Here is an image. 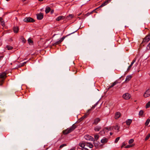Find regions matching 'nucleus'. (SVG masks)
Masks as SVG:
<instances>
[{
  "label": "nucleus",
  "mask_w": 150,
  "mask_h": 150,
  "mask_svg": "<svg viewBox=\"0 0 150 150\" xmlns=\"http://www.w3.org/2000/svg\"><path fill=\"white\" fill-rule=\"evenodd\" d=\"M76 127L74 124H73L70 128H68L67 129L64 130L63 132V134H67L73 131L76 128Z\"/></svg>",
  "instance_id": "1"
},
{
  "label": "nucleus",
  "mask_w": 150,
  "mask_h": 150,
  "mask_svg": "<svg viewBox=\"0 0 150 150\" xmlns=\"http://www.w3.org/2000/svg\"><path fill=\"white\" fill-rule=\"evenodd\" d=\"M8 73V71L3 72L0 74V86L2 85L4 80L6 77V75Z\"/></svg>",
  "instance_id": "2"
},
{
  "label": "nucleus",
  "mask_w": 150,
  "mask_h": 150,
  "mask_svg": "<svg viewBox=\"0 0 150 150\" xmlns=\"http://www.w3.org/2000/svg\"><path fill=\"white\" fill-rule=\"evenodd\" d=\"M76 31H75V32H73L72 33H71L68 35H67L66 36H63V37H62V38H61L60 40H59V41H57L56 42H55V43H53L52 44V45L54 46H56V45H58L59 44L61 43L62 42V41L64 40V39H65V38L69 35H70L74 33V32H75Z\"/></svg>",
  "instance_id": "3"
},
{
  "label": "nucleus",
  "mask_w": 150,
  "mask_h": 150,
  "mask_svg": "<svg viewBox=\"0 0 150 150\" xmlns=\"http://www.w3.org/2000/svg\"><path fill=\"white\" fill-rule=\"evenodd\" d=\"M76 31H75V32H73L72 33H71L68 35H67L66 36H63V37H62V38H61L60 40H59V41H57L56 42H55V43H53L52 44V45L54 46H56V45H58L59 44L61 43L62 42V41L64 40V39H65V38L69 35H70L74 33V32H75Z\"/></svg>",
  "instance_id": "4"
},
{
  "label": "nucleus",
  "mask_w": 150,
  "mask_h": 150,
  "mask_svg": "<svg viewBox=\"0 0 150 150\" xmlns=\"http://www.w3.org/2000/svg\"><path fill=\"white\" fill-rule=\"evenodd\" d=\"M23 21L26 22H34L35 21V20L33 18L30 17H26L24 19Z\"/></svg>",
  "instance_id": "5"
},
{
  "label": "nucleus",
  "mask_w": 150,
  "mask_h": 150,
  "mask_svg": "<svg viewBox=\"0 0 150 150\" xmlns=\"http://www.w3.org/2000/svg\"><path fill=\"white\" fill-rule=\"evenodd\" d=\"M148 36H146L145 38L143 40L141 44H146L150 40V33L149 34V37L150 38H148Z\"/></svg>",
  "instance_id": "6"
},
{
  "label": "nucleus",
  "mask_w": 150,
  "mask_h": 150,
  "mask_svg": "<svg viewBox=\"0 0 150 150\" xmlns=\"http://www.w3.org/2000/svg\"><path fill=\"white\" fill-rule=\"evenodd\" d=\"M122 97L125 99L128 100L130 98L131 95L129 94L126 93L123 95Z\"/></svg>",
  "instance_id": "7"
},
{
  "label": "nucleus",
  "mask_w": 150,
  "mask_h": 150,
  "mask_svg": "<svg viewBox=\"0 0 150 150\" xmlns=\"http://www.w3.org/2000/svg\"><path fill=\"white\" fill-rule=\"evenodd\" d=\"M37 19L38 20H42L43 17V14L42 13H40L37 14Z\"/></svg>",
  "instance_id": "8"
},
{
  "label": "nucleus",
  "mask_w": 150,
  "mask_h": 150,
  "mask_svg": "<svg viewBox=\"0 0 150 150\" xmlns=\"http://www.w3.org/2000/svg\"><path fill=\"white\" fill-rule=\"evenodd\" d=\"M84 138L87 140L94 141L93 137L89 135H86L84 136Z\"/></svg>",
  "instance_id": "9"
},
{
  "label": "nucleus",
  "mask_w": 150,
  "mask_h": 150,
  "mask_svg": "<svg viewBox=\"0 0 150 150\" xmlns=\"http://www.w3.org/2000/svg\"><path fill=\"white\" fill-rule=\"evenodd\" d=\"M150 96V89H148L144 94V96L146 98Z\"/></svg>",
  "instance_id": "10"
},
{
  "label": "nucleus",
  "mask_w": 150,
  "mask_h": 150,
  "mask_svg": "<svg viewBox=\"0 0 150 150\" xmlns=\"http://www.w3.org/2000/svg\"><path fill=\"white\" fill-rule=\"evenodd\" d=\"M100 119L99 117H96L94 120L93 124L97 125L100 121Z\"/></svg>",
  "instance_id": "11"
},
{
  "label": "nucleus",
  "mask_w": 150,
  "mask_h": 150,
  "mask_svg": "<svg viewBox=\"0 0 150 150\" xmlns=\"http://www.w3.org/2000/svg\"><path fill=\"white\" fill-rule=\"evenodd\" d=\"M108 127H105L102 131L100 132L99 134L103 135L105 134V132H106V130H108Z\"/></svg>",
  "instance_id": "12"
},
{
  "label": "nucleus",
  "mask_w": 150,
  "mask_h": 150,
  "mask_svg": "<svg viewBox=\"0 0 150 150\" xmlns=\"http://www.w3.org/2000/svg\"><path fill=\"white\" fill-rule=\"evenodd\" d=\"M111 0H107L105 1L103 4H102L99 8L101 7L107 5Z\"/></svg>",
  "instance_id": "13"
},
{
  "label": "nucleus",
  "mask_w": 150,
  "mask_h": 150,
  "mask_svg": "<svg viewBox=\"0 0 150 150\" xmlns=\"http://www.w3.org/2000/svg\"><path fill=\"white\" fill-rule=\"evenodd\" d=\"M89 112H88V110L87 112L79 120H80V121L82 120L84 118L87 117L89 115Z\"/></svg>",
  "instance_id": "14"
},
{
  "label": "nucleus",
  "mask_w": 150,
  "mask_h": 150,
  "mask_svg": "<svg viewBox=\"0 0 150 150\" xmlns=\"http://www.w3.org/2000/svg\"><path fill=\"white\" fill-rule=\"evenodd\" d=\"M94 142L93 144L94 145V146L96 148H97L98 147V146L99 145L100 143L98 142L97 141H95L94 139Z\"/></svg>",
  "instance_id": "15"
},
{
  "label": "nucleus",
  "mask_w": 150,
  "mask_h": 150,
  "mask_svg": "<svg viewBox=\"0 0 150 150\" xmlns=\"http://www.w3.org/2000/svg\"><path fill=\"white\" fill-rule=\"evenodd\" d=\"M132 77V76L131 75L127 76L126 78L125 82H127L129 81L131 79Z\"/></svg>",
  "instance_id": "16"
},
{
  "label": "nucleus",
  "mask_w": 150,
  "mask_h": 150,
  "mask_svg": "<svg viewBox=\"0 0 150 150\" xmlns=\"http://www.w3.org/2000/svg\"><path fill=\"white\" fill-rule=\"evenodd\" d=\"M118 83V81L116 80L115 82H114L112 84V85L110 86L108 88V89H110L111 88H112L114 86L116 85V84H117V83Z\"/></svg>",
  "instance_id": "17"
},
{
  "label": "nucleus",
  "mask_w": 150,
  "mask_h": 150,
  "mask_svg": "<svg viewBox=\"0 0 150 150\" xmlns=\"http://www.w3.org/2000/svg\"><path fill=\"white\" fill-rule=\"evenodd\" d=\"M121 114L119 112H117L115 114V119H117L119 118Z\"/></svg>",
  "instance_id": "18"
},
{
  "label": "nucleus",
  "mask_w": 150,
  "mask_h": 150,
  "mask_svg": "<svg viewBox=\"0 0 150 150\" xmlns=\"http://www.w3.org/2000/svg\"><path fill=\"white\" fill-rule=\"evenodd\" d=\"M64 18V17L63 16H60L57 17L56 19L57 21H59L62 20H63Z\"/></svg>",
  "instance_id": "19"
},
{
  "label": "nucleus",
  "mask_w": 150,
  "mask_h": 150,
  "mask_svg": "<svg viewBox=\"0 0 150 150\" xmlns=\"http://www.w3.org/2000/svg\"><path fill=\"white\" fill-rule=\"evenodd\" d=\"M101 127L100 126H97L95 127L94 130L96 131H100V129H101Z\"/></svg>",
  "instance_id": "20"
},
{
  "label": "nucleus",
  "mask_w": 150,
  "mask_h": 150,
  "mask_svg": "<svg viewBox=\"0 0 150 150\" xmlns=\"http://www.w3.org/2000/svg\"><path fill=\"white\" fill-rule=\"evenodd\" d=\"M113 129H114L115 130H117V132H118L119 131L120 129V127L117 125H116L115 126H113Z\"/></svg>",
  "instance_id": "21"
},
{
  "label": "nucleus",
  "mask_w": 150,
  "mask_h": 150,
  "mask_svg": "<svg viewBox=\"0 0 150 150\" xmlns=\"http://www.w3.org/2000/svg\"><path fill=\"white\" fill-rule=\"evenodd\" d=\"M18 30L19 29L18 26H16V27H14L13 28V30L15 33H17L18 32Z\"/></svg>",
  "instance_id": "22"
},
{
  "label": "nucleus",
  "mask_w": 150,
  "mask_h": 150,
  "mask_svg": "<svg viewBox=\"0 0 150 150\" xmlns=\"http://www.w3.org/2000/svg\"><path fill=\"white\" fill-rule=\"evenodd\" d=\"M108 139L106 138H104L101 140V142L102 143H104L107 142H108Z\"/></svg>",
  "instance_id": "23"
},
{
  "label": "nucleus",
  "mask_w": 150,
  "mask_h": 150,
  "mask_svg": "<svg viewBox=\"0 0 150 150\" xmlns=\"http://www.w3.org/2000/svg\"><path fill=\"white\" fill-rule=\"evenodd\" d=\"M51 10V8L49 7H47L45 10V12L46 13H47L49 12Z\"/></svg>",
  "instance_id": "24"
},
{
  "label": "nucleus",
  "mask_w": 150,
  "mask_h": 150,
  "mask_svg": "<svg viewBox=\"0 0 150 150\" xmlns=\"http://www.w3.org/2000/svg\"><path fill=\"white\" fill-rule=\"evenodd\" d=\"M86 145L87 146L89 147L90 148H92L93 146L92 144L89 142H86Z\"/></svg>",
  "instance_id": "25"
},
{
  "label": "nucleus",
  "mask_w": 150,
  "mask_h": 150,
  "mask_svg": "<svg viewBox=\"0 0 150 150\" xmlns=\"http://www.w3.org/2000/svg\"><path fill=\"white\" fill-rule=\"evenodd\" d=\"M132 122V120L131 119H128L126 121V123L127 125H129Z\"/></svg>",
  "instance_id": "26"
},
{
  "label": "nucleus",
  "mask_w": 150,
  "mask_h": 150,
  "mask_svg": "<svg viewBox=\"0 0 150 150\" xmlns=\"http://www.w3.org/2000/svg\"><path fill=\"white\" fill-rule=\"evenodd\" d=\"M86 144L85 143H81L79 144V146L81 147H82V148H84V146H85Z\"/></svg>",
  "instance_id": "27"
},
{
  "label": "nucleus",
  "mask_w": 150,
  "mask_h": 150,
  "mask_svg": "<svg viewBox=\"0 0 150 150\" xmlns=\"http://www.w3.org/2000/svg\"><path fill=\"white\" fill-rule=\"evenodd\" d=\"M150 121V119H148L146 121L145 123V125L146 126H147L148 125L149 122Z\"/></svg>",
  "instance_id": "28"
},
{
  "label": "nucleus",
  "mask_w": 150,
  "mask_h": 150,
  "mask_svg": "<svg viewBox=\"0 0 150 150\" xmlns=\"http://www.w3.org/2000/svg\"><path fill=\"white\" fill-rule=\"evenodd\" d=\"M99 137V136L98 134H96L94 135L95 139H96V141H97Z\"/></svg>",
  "instance_id": "29"
},
{
  "label": "nucleus",
  "mask_w": 150,
  "mask_h": 150,
  "mask_svg": "<svg viewBox=\"0 0 150 150\" xmlns=\"http://www.w3.org/2000/svg\"><path fill=\"white\" fill-rule=\"evenodd\" d=\"M21 39L22 42L25 43L26 42V40L23 37H21Z\"/></svg>",
  "instance_id": "30"
},
{
  "label": "nucleus",
  "mask_w": 150,
  "mask_h": 150,
  "mask_svg": "<svg viewBox=\"0 0 150 150\" xmlns=\"http://www.w3.org/2000/svg\"><path fill=\"white\" fill-rule=\"evenodd\" d=\"M150 137V134L149 133L148 135L146 136L145 138V140L146 141L147 140L149 137Z\"/></svg>",
  "instance_id": "31"
},
{
  "label": "nucleus",
  "mask_w": 150,
  "mask_h": 150,
  "mask_svg": "<svg viewBox=\"0 0 150 150\" xmlns=\"http://www.w3.org/2000/svg\"><path fill=\"white\" fill-rule=\"evenodd\" d=\"M150 106V101L149 102L147 103H146V108H149Z\"/></svg>",
  "instance_id": "32"
},
{
  "label": "nucleus",
  "mask_w": 150,
  "mask_h": 150,
  "mask_svg": "<svg viewBox=\"0 0 150 150\" xmlns=\"http://www.w3.org/2000/svg\"><path fill=\"white\" fill-rule=\"evenodd\" d=\"M134 141V140L133 139H130L128 142V143L129 144H131Z\"/></svg>",
  "instance_id": "33"
},
{
  "label": "nucleus",
  "mask_w": 150,
  "mask_h": 150,
  "mask_svg": "<svg viewBox=\"0 0 150 150\" xmlns=\"http://www.w3.org/2000/svg\"><path fill=\"white\" fill-rule=\"evenodd\" d=\"M143 113H144V111L142 110H141L139 112V115L142 116L143 115Z\"/></svg>",
  "instance_id": "34"
},
{
  "label": "nucleus",
  "mask_w": 150,
  "mask_h": 150,
  "mask_svg": "<svg viewBox=\"0 0 150 150\" xmlns=\"http://www.w3.org/2000/svg\"><path fill=\"white\" fill-rule=\"evenodd\" d=\"M67 146V145L66 144H63L61 145H60L59 146V148L61 149L62 148H63V147H64V146Z\"/></svg>",
  "instance_id": "35"
},
{
  "label": "nucleus",
  "mask_w": 150,
  "mask_h": 150,
  "mask_svg": "<svg viewBox=\"0 0 150 150\" xmlns=\"http://www.w3.org/2000/svg\"><path fill=\"white\" fill-rule=\"evenodd\" d=\"M28 42L30 44H32L33 43V41H32V40L30 38H29L28 39Z\"/></svg>",
  "instance_id": "36"
},
{
  "label": "nucleus",
  "mask_w": 150,
  "mask_h": 150,
  "mask_svg": "<svg viewBox=\"0 0 150 150\" xmlns=\"http://www.w3.org/2000/svg\"><path fill=\"white\" fill-rule=\"evenodd\" d=\"M0 22L1 23V24L4 27L5 26V23L3 20H2V21Z\"/></svg>",
  "instance_id": "37"
},
{
  "label": "nucleus",
  "mask_w": 150,
  "mask_h": 150,
  "mask_svg": "<svg viewBox=\"0 0 150 150\" xmlns=\"http://www.w3.org/2000/svg\"><path fill=\"white\" fill-rule=\"evenodd\" d=\"M120 139V137H117V138L116 139H115V143H117L119 141V140Z\"/></svg>",
  "instance_id": "38"
},
{
  "label": "nucleus",
  "mask_w": 150,
  "mask_h": 150,
  "mask_svg": "<svg viewBox=\"0 0 150 150\" xmlns=\"http://www.w3.org/2000/svg\"><path fill=\"white\" fill-rule=\"evenodd\" d=\"M133 146V145H128L126 146L125 147V148H129L132 147Z\"/></svg>",
  "instance_id": "39"
},
{
  "label": "nucleus",
  "mask_w": 150,
  "mask_h": 150,
  "mask_svg": "<svg viewBox=\"0 0 150 150\" xmlns=\"http://www.w3.org/2000/svg\"><path fill=\"white\" fill-rule=\"evenodd\" d=\"M108 130H106V132H108V131L109 130H111L113 129V126L112 127H110L109 128H108Z\"/></svg>",
  "instance_id": "40"
},
{
  "label": "nucleus",
  "mask_w": 150,
  "mask_h": 150,
  "mask_svg": "<svg viewBox=\"0 0 150 150\" xmlns=\"http://www.w3.org/2000/svg\"><path fill=\"white\" fill-rule=\"evenodd\" d=\"M95 107L94 106V105H93L92 107L90 109H88V112H89L92 109H94L95 108Z\"/></svg>",
  "instance_id": "41"
},
{
  "label": "nucleus",
  "mask_w": 150,
  "mask_h": 150,
  "mask_svg": "<svg viewBox=\"0 0 150 150\" xmlns=\"http://www.w3.org/2000/svg\"><path fill=\"white\" fill-rule=\"evenodd\" d=\"M136 58L134 59L132 62L131 64H133L136 61Z\"/></svg>",
  "instance_id": "42"
},
{
  "label": "nucleus",
  "mask_w": 150,
  "mask_h": 150,
  "mask_svg": "<svg viewBox=\"0 0 150 150\" xmlns=\"http://www.w3.org/2000/svg\"><path fill=\"white\" fill-rule=\"evenodd\" d=\"M126 145V144L124 142H123L122 144V145L121 146V148H122L123 147H124V146H125Z\"/></svg>",
  "instance_id": "43"
},
{
  "label": "nucleus",
  "mask_w": 150,
  "mask_h": 150,
  "mask_svg": "<svg viewBox=\"0 0 150 150\" xmlns=\"http://www.w3.org/2000/svg\"><path fill=\"white\" fill-rule=\"evenodd\" d=\"M132 66H131L130 65L128 67L127 69V71H129L130 68H131V67H132Z\"/></svg>",
  "instance_id": "44"
},
{
  "label": "nucleus",
  "mask_w": 150,
  "mask_h": 150,
  "mask_svg": "<svg viewBox=\"0 0 150 150\" xmlns=\"http://www.w3.org/2000/svg\"><path fill=\"white\" fill-rule=\"evenodd\" d=\"M148 47L149 48V49H150V42L149 44L148 45L147 48V49L148 48Z\"/></svg>",
  "instance_id": "45"
},
{
  "label": "nucleus",
  "mask_w": 150,
  "mask_h": 150,
  "mask_svg": "<svg viewBox=\"0 0 150 150\" xmlns=\"http://www.w3.org/2000/svg\"><path fill=\"white\" fill-rule=\"evenodd\" d=\"M69 17L71 18H72L73 17V15L72 14H70L68 16H67V17Z\"/></svg>",
  "instance_id": "46"
},
{
  "label": "nucleus",
  "mask_w": 150,
  "mask_h": 150,
  "mask_svg": "<svg viewBox=\"0 0 150 150\" xmlns=\"http://www.w3.org/2000/svg\"><path fill=\"white\" fill-rule=\"evenodd\" d=\"M6 47L7 48L8 50H9V45H7Z\"/></svg>",
  "instance_id": "47"
},
{
  "label": "nucleus",
  "mask_w": 150,
  "mask_h": 150,
  "mask_svg": "<svg viewBox=\"0 0 150 150\" xmlns=\"http://www.w3.org/2000/svg\"><path fill=\"white\" fill-rule=\"evenodd\" d=\"M54 10H51V14H52L53 13H54Z\"/></svg>",
  "instance_id": "48"
},
{
  "label": "nucleus",
  "mask_w": 150,
  "mask_h": 150,
  "mask_svg": "<svg viewBox=\"0 0 150 150\" xmlns=\"http://www.w3.org/2000/svg\"><path fill=\"white\" fill-rule=\"evenodd\" d=\"M16 68H17V66H16V67H13V68H12V67H11V69H16Z\"/></svg>",
  "instance_id": "49"
},
{
  "label": "nucleus",
  "mask_w": 150,
  "mask_h": 150,
  "mask_svg": "<svg viewBox=\"0 0 150 150\" xmlns=\"http://www.w3.org/2000/svg\"><path fill=\"white\" fill-rule=\"evenodd\" d=\"M26 63V62H24L23 63V64H21V66H22L24 65V64H25Z\"/></svg>",
  "instance_id": "50"
},
{
  "label": "nucleus",
  "mask_w": 150,
  "mask_h": 150,
  "mask_svg": "<svg viewBox=\"0 0 150 150\" xmlns=\"http://www.w3.org/2000/svg\"><path fill=\"white\" fill-rule=\"evenodd\" d=\"M2 20H3L2 18L1 17H0V22L2 21Z\"/></svg>",
  "instance_id": "51"
},
{
  "label": "nucleus",
  "mask_w": 150,
  "mask_h": 150,
  "mask_svg": "<svg viewBox=\"0 0 150 150\" xmlns=\"http://www.w3.org/2000/svg\"><path fill=\"white\" fill-rule=\"evenodd\" d=\"M10 50L13 48V47L11 46H10Z\"/></svg>",
  "instance_id": "52"
},
{
  "label": "nucleus",
  "mask_w": 150,
  "mask_h": 150,
  "mask_svg": "<svg viewBox=\"0 0 150 150\" xmlns=\"http://www.w3.org/2000/svg\"><path fill=\"white\" fill-rule=\"evenodd\" d=\"M110 135H112V132H110Z\"/></svg>",
  "instance_id": "53"
},
{
  "label": "nucleus",
  "mask_w": 150,
  "mask_h": 150,
  "mask_svg": "<svg viewBox=\"0 0 150 150\" xmlns=\"http://www.w3.org/2000/svg\"><path fill=\"white\" fill-rule=\"evenodd\" d=\"M98 102H97V103L95 104V105H98Z\"/></svg>",
  "instance_id": "54"
},
{
  "label": "nucleus",
  "mask_w": 150,
  "mask_h": 150,
  "mask_svg": "<svg viewBox=\"0 0 150 150\" xmlns=\"http://www.w3.org/2000/svg\"><path fill=\"white\" fill-rule=\"evenodd\" d=\"M10 42L11 41H12V40L10 38Z\"/></svg>",
  "instance_id": "55"
},
{
  "label": "nucleus",
  "mask_w": 150,
  "mask_h": 150,
  "mask_svg": "<svg viewBox=\"0 0 150 150\" xmlns=\"http://www.w3.org/2000/svg\"><path fill=\"white\" fill-rule=\"evenodd\" d=\"M146 36H148V38H150L149 37V34L148 35Z\"/></svg>",
  "instance_id": "56"
},
{
  "label": "nucleus",
  "mask_w": 150,
  "mask_h": 150,
  "mask_svg": "<svg viewBox=\"0 0 150 150\" xmlns=\"http://www.w3.org/2000/svg\"><path fill=\"white\" fill-rule=\"evenodd\" d=\"M26 1V0H22V1H23V2H24V1Z\"/></svg>",
  "instance_id": "57"
},
{
  "label": "nucleus",
  "mask_w": 150,
  "mask_h": 150,
  "mask_svg": "<svg viewBox=\"0 0 150 150\" xmlns=\"http://www.w3.org/2000/svg\"><path fill=\"white\" fill-rule=\"evenodd\" d=\"M39 1H43V0H38Z\"/></svg>",
  "instance_id": "58"
},
{
  "label": "nucleus",
  "mask_w": 150,
  "mask_h": 150,
  "mask_svg": "<svg viewBox=\"0 0 150 150\" xmlns=\"http://www.w3.org/2000/svg\"><path fill=\"white\" fill-rule=\"evenodd\" d=\"M81 14V13L79 14H78V16H80Z\"/></svg>",
  "instance_id": "59"
},
{
  "label": "nucleus",
  "mask_w": 150,
  "mask_h": 150,
  "mask_svg": "<svg viewBox=\"0 0 150 150\" xmlns=\"http://www.w3.org/2000/svg\"><path fill=\"white\" fill-rule=\"evenodd\" d=\"M133 65V64H130V65L131 66H132V65Z\"/></svg>",
  "instance_id": "60"
},
{
  "label": "nucleus",
  "mask_w": 150,
  "mask_h": 150,
  "mask_svg": "<svg viewBox=\"0 0 150 150\" xmlns=\"http://www.w3.org/2000/svg\"><path fill=\"white\" fill-rule=\"evenodd\" d=\"M94 106L95 107L97 106V105H95V104H94Z\"/></svg>",
  "instance_id": "61"
},
{
  "label": "nucleus",
  "mask_w": 150,
  "mask_h": 150,
  "mask_svg": "<svg viewBox=\"0 0 150 150\" xmlns=\"http://www.w3.org/2000/svg\"><path fill=\"white\" fill-rule=\"evenodd\" d=\"M94 106L95 107L97 106V105H95V104H94Z\"/></svg>",
  "instance_id": "62"
},
{
  "label": "nucleus",
  "mask_w": 150,
  "mask_h": 150,
  "mask_svg": "<svg viewBox=\"0 0 150 150\" xmlns=\"http://www.w3.org/2000/svg\"><path fill=\"white\" fill-rule=\"evenodd\" d=\"M6 1H9V0H6Z\"/></svg>",
  "instance_id": "63"
},
{
  "label": "nucleus",
  "mask_w": 150,
  "mask_h": 150,
  "mask_svg": "<svg viewBox=\"0 0 150 150\" xmlns=\"http://www.w3.org/2000/svg\"><path fill=\"white\" fill-rule=\"evenodd\" d=\"M70 150H73V149H71Z\"/></svg>",
  "instance_id": "64"
}]
</instances>
